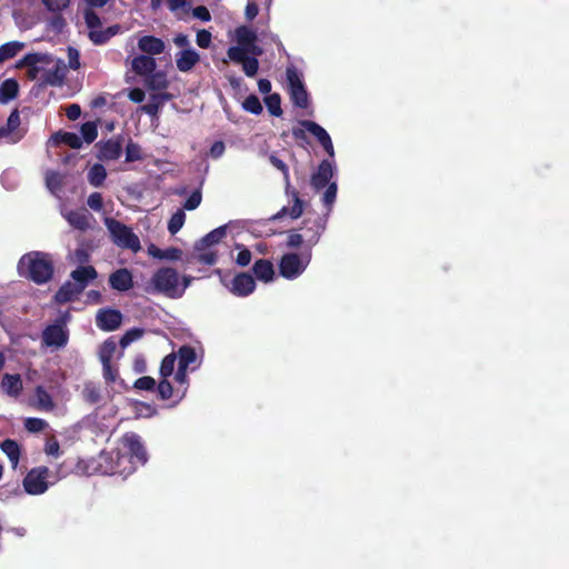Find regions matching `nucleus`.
I'll return each instance as SVG.
<instances>
[{"label": "nucleus", "mask_w": 569, "mask_h": 569, "mask_svg": "<svg viewBox=\"0 0 569 569\" xmlns=\"http://www.w3.org/2000/svg\"><path fill=\"white\" fill-rule=\"evenodd\" d=\"M37 392H38V397H39V401H40L41 406L44 409H52L53 401H52L50 395L46 390H43L41 387L38 388Z\"/></svg>", "instance_id": "64"}, {"label": "nucleus", "mask_w": 569, "mask_h": 569, "mask_svg": "<svg viewBox=\"0 0 569 569\" xmlns=\"http://www.w3.org/2000/svg\"><path fill=\"white\" fill-rule=\"evenodd\" d=\"M211 33L207 30H200L198 31L197 33V44L200 47V48H209V46L211 44Z\"/></svg>", "instance_id": "62"}, {"label": "nucleus", "mask_w": 569, "mask_h": 569, "mask_svg": "<svg viewBox=\"0 0 569 569\" xmlns=\"http://www.w3.org/2000/svg\"><path fill=\"white\" fill-rule=\"evenodd\" d=\"M121 443L126 449V452L123 453L128 455L136 465H144L147 462V451L139 435L134 432H127L122 436Z\"/></svg>", "instance_id": "12"}, {"label": "nucleus", "mask_w": 569, "mask_h": 569, "mask_svg": "<svg viewBox=\"0 0 569 569\" xmlns=\"http://www.w3.org/2000/svg\"><path fill=\"white\" fill-rule=\"evenodd\" d=\"M144 331L141 328H131L124 332L121 337L119 345L121 348H127L133 341L140 339L143 336Z\"/></svg>", "instance_id": "42"}, {"label": "nucleus", "mask_w": 569, "mask_h": 569, "mask_svg": "<svg viewBox=\"0 0 569 569\" xmlns=\"http://www.w3.org/2000/svg\"><path fill=\"white\" fill-rule=\"evenodd\" d=\"M26 48L21 41H9L0 46V64L18 56Z\"/></svg>", "instance_id": "29"}, {"label": "nucleus", "mask_w": 569, "mask_h": 569, "mask_svg": "<svg viewBox=\"0 0 569 569\" xmlns=\"http://www.w3.org/2000/svg\"><path fill=\"white\" fill-rule=\"evenodd\" d=\"M337 189H338L337 183L333 181V182L329 183L326 191L323 192L322 202L327 207L328 211L331 210V208L336 201Z\"/></svg>", "instance_id": "48"}, {"label": "nucleus", "mask_w": 569, "mask_h": 569, "mask_svg": "<svg viewBox=\"0 0 569 569\" xmlns=\"http://www.w3.org/2000/svg\"><path fill=\"white\" fill-rule=\"evenodd\" d=\"M24 428L29 431V432H41L43 431L48 423L46 420L41 419V418H27L24 420Z\"/></svg>", "instance_id": "49"}, {"label": "nucleus", "mask_w": 569, "mask_h": 569, "mask_svg": "<svg viewBox=\"0 0 569 569\" xmlns=\"http://www.w3.org/2000/svg\"><path fill=\"white\" fill-rule=\"evenodd\" d=\"M68 64L69 68L77 70L80 67V54L74 48H68Z\"/></svg>", "instance_id": "59"}, {"label": "nucleus", "mask_w": 569, "mask_h": 569, "mask_svg": "<svg viewBox=\"0 0 569 569\" xmlns=\"http://www.w3.org/2000/svg\"><path fill=\"white\" fill-rule=\"evenodd\" d=\"M44 7L51 12H60L67 9L70 0H42Z\"/></svg>", "instance_id": "54"}, {"label": "nucleus", "mask_w": 569, "mask_h": 569, "mask_svg": "<svg viewBox=\"0 0 569 569\" xmlns=\"http://www.w3.org/2000/svg\"><path fill=\"white\" fill-rule=\"evenodd\" d=\"M140 159H142V151L140 146L130 141L126 148V160L131 162Z\"/></svg>", "instance_id": "51"}, {"label": "nucleus", "mask_w": 569, "mask_h": 569, "mask_svg": "<svg viewBox=\"0 0 569 569\" xmlns=\"http://www.w3.org/2000/svg\"><path fill=\"white\" fill-rule=\"evenodd\" d=\"M116 348H117V346H116L114 341H112L111 339L106 340L101 345L100 350H99V358H100L101 363L111 362L112 357L116 352Z\"/></svg>", "instance_id": "41"}, {"label": "nucleus", "mask_w": 569, "mask_h": 569, "mask_svg": "<svg viewBox=\"0 0 569 569\" xmlns=\"http://www.w3.org/2000/svg\"><path fill=\"white\" fill-rule=\"evenodd\" d=\"M133 386L139 390L152 391L156 387V380L152 377L143 376L138 378Z\"/></svg>", "instance_id": "55"}, {"label": "nucleus", "mask_w": 569, "mask_h": 569, "mask_svg": "<svg viewBox=\"0 0 569 569\" xmlns=\"http://www.w3.org/2000/svg\"><path fill=\"white\" fill-rule=\"evenodd\" d=\"M104 223L114 244L123 249H140L139 238L129 227L112 218H104Z\"/></svg>", "instance_id": "8"}, {"label": "nucleus", "mask_w": 569, "mask_h": 569, "mask_svg": "<svg viewBox=\"0 0 569 569\" xmlns=\"http://www.w3.org/2000/svg\"><path fill=\"white\" fill-rule=\"evenodd\" d=\"M19 91V84L14 79H7L0 84V102L7 103L14 99Z\"/></svg>", "instance_id": "31"}, {"label": "nucleus", "mask_w": 569, "mask_h": 569, "mask_svg": "<svg viewBox=\"0 0 569 569\" xmlns=\"http://www.w3.org/2000/svg\"><path fill=\"white\" fill-rule=\"evenodd\" d=\"M252 271L254 280L271 282L274 279V267L270 260L259 259L253 263Z\"/></svg>", "instance_id": "23"}, {"label": "nucleus", "mask_w": 569, "mask_h": 569, "mask_svg": "<svg viewBox=\"0 0 569 569\" xmlns=\"http://www.w3.org/2000/svg\"><path fill=\"white\" fill-rule=\"evenodd\" d=\"M246 234V224L243 221H230L206 234L201 239L200 244L202 248H209L221 243H226L223 240L227 238H230L231 240L236 241L238 238ZM233 244L236 249H244L243 246L237 242H234Z\"/></svg>", "instance_id": "3"}, {"label": "nucleus", "mask_w": 569, "mask_h": 569, "mask_svg": "<svg viewBox=\"0 0 569 569\" xmlns=\"http://www.w3.org/2000/svg\"><path fill=\"white\" fill-rule=\"evenodd\" d=\"M310 259V251H288L279 261L280 276L289 280L298 278L306 270Z\"/></svg>", "instance_id": "6"}, {"label": "nucleus", "mask_w": 569, "mask_h": 569, "mask_svg": "<svg viewBox=\"0 0 569 569\" xmlns=\"http://www.w3.org/2000/svg\"><path fill=\"white\" fill-rule=\"evenodd\" d=\"M336 173L333 163L329 160H323L318 168V171L311 177V184L315 189L320 190L331 183V179Z\"/></svg>", "instance_id": "16"}, {"label": "nucleus", "mask_w": 569, "mask_h": 569, "mask_svg": "<svg viewBox=\"0 0 569 569\" xmlns=\"http://www.w3.org/2000/svg\"><path fill=\"white\" fill-rule=\"evenodd\" d=\"M269 3H270V0H248L247 7H246V18L248 20L254 19L259 12V6L260 4L269 6Z\"/></svg>", "instance_id": "50"}, {"label": "nucleus", "mask_w": 569, "mask_h": 569, "mask_svg": "<svg viewBox=\"0 0 569 569\" xmlns=\"http://www.w3.org/2000/svg\"><path fill=\"white\" fill-rule=\"evenodd\" d=\"M256 289V280L248 272L237 273L231 280L230 291L237 297H247Z\"/></svg>", "instance_id": "14"}, {"label": "nucleus", "mask_w": 569, "mask_h": 569, "mask_svg": "<svg viewBox=\"0 0 569 569\" xmlns=\"http://www.w3.org/2000/svg\"><path fill=\"white\" fill-rule=\"evenodd\" d=\"M81 136H82V140L87 143H91L96 140L97 136H98V128H97V124L94 122H86L81 126Z\"/></svg>", "instance_id": "45"}, {"label": "nucleus", "mask_w": 569, "mask_h": 569, "mask_svg": "<svg viewBox=\"0 0 569 569\" xmlns=\"http://www.w3.org/2000/svg\"><path fill=\"white\" fill-rule=\"evenodd\" d=\"M269 161L274 168H277L278 170H280L283 173L284 180H286L287 184H289V170H288V167L286 166V163L282 160H280L278 157H276L274 154H271L269 157Z\"/></svg>", "instance_id": "58"}, {"label": "nucleus", "mask_w": 569, "mask_h": 569, "mask_svg": "<svg viewBox=\"0 0 569 569\" xmlns=\"http://www.w3.org/2000/svg\"><path fill=\"white\" fill-rule=\"evenodd\" d=\"M201 193L200 191H194L191 193V196L187 199V201L184 202V206L183 208L187 209V210H194L196 208L199 207V204L201 203Z\"/></svg>", "instance_id": "60"}, {"label": "nucleus", "mask_w": 569, "mask_h": 569, "mask_svg": "<svg viewBox=\"0 0 569 569\" xmlns=\"http://www.w3.org/2000/svg\"><path fill=\"white\" fill-rule=\"evenodd\" d=\"M153 258L160 260H180L182 258L183 251H148Z\"/></svg>", "instance_id": "53"}, {"label": "nucleus", "mask_w": 569, "mask_h": 569, "mask_svg": "<svg viewBox=\"0 0 569 569\" xmlns=\"http://www.w3.org/2000/svg\"><path fill=\"white\" fill-rule=\"evenodd\" d=\"M54 143H66L73 149H79L82 146V139L74 132H57L52 137Z\"/></svg>", "instance_id": "32"}, {"label": "nucleus", "mask_w": 569, "mask_h": 569, "mask_svg": "<svg viewBox=\"0 0 569 569\" xmlns=\"http://www.w3.org/2000/svg\"><path fill=\"white\" fill-rule=\"evenodd\" d=\"M242 108L253 114H260L262 112V104L259 98L254 94H250L244 99Z\"/></svg>", "instance_id": "46"}, {"label": "nucleus", "mask_w": 569, "mask_h": 569, "mask_svg": "<svg viewBox=\"0 0 569 569\" xmlns=\"http://www.w3.org/2000/svg\"><path fill=\"white\" fill-rule=\"evenodd\" d=\"M49 476L48 467H37L31 469L23 479V488L29 495H41L48 489L47 478Z\"/></svg>", "instance_id": "11"}, {"label": "nucleus", "mask_w": 569, "mask_h": 569, "mask_svg": "<svg viewBox=\"0 0 569 569\" xmlns=\"http://www.w3.org/2000/svg\"><path fill=\"white\" fill-rule=\"evenodd\" d=\"M103 378L107 382H114L118 377V369L111 362L102 363Z\"/></svg>", "instance_id": "57"}, {"label": "nucleus", "mask_w": 569, "mask_h": 569, "mask_svg": "<svg viewBox=\"0 0 569 569\" xmlns=\"http://www.w3.org/2000/svg\"><path fill=\"white\" fill-rule=\"evenodd\" d=\"M0 448L9 458L12 468H16L21 456V449L18 442L13 439H6L0 443Z\"/></svg>", "instance_id": "28"}, {"label": "nucleus", "mask_w": 569, "mask_h": 569, "mask_svg": "<svg viewBox=\"0 0 569 569\" xmlns=\"http://www.w3.org/2000/svg\"><path fill=\"white\" fill-rule=\"evenodd\" d=\"M89 38L96 44H102L109 40V37H107L106 31L100 29L89 31Z\"/></svg>", "instance_id": "61"}, {"label": "nucleus", "mask_w": 569, "mask_h": 569, "mask_svg": "<svg viewBox=\"0 0 569 569\" xmlns=\"http://www.w3.org/2000/svg\"><path fill=\"white\" fill-rule=\"evenodd\" d=\"M150 284L158 293L170 299H179L183 296L180 287V277L176 269L170 267L159 268L151 277Z\"/></svg>", "instance_id": "2"}, {"label": "nucleus", "mask_w": 569, "mask_h": 569, "mask_svg": "<svg viewBox=\"0 0 569 569\" xmlns=\"http://www.w3.org/2000/svg\"><path fill=\"white\" fill-rule=\"evenodd\" d=\"M138 48L148 54L156 56L164 51V42L152 36H143L138 40Z\"/></svg>", "instance_id": "27"}, {"label": "nucleus", "mask_w": 569, "mask_h": 569, "mask_svg": "<svg viewBox=\"0 0 569 569\" xmlns=\"http://www.w3.org/2000/svg\"><path fill=\"white\" fill-rule=\"evenodd\" d=\"M131 70L141 76L147 78L150 73H152L156 70L157 62L153 58L144 54H139L132 58L130 61Z\"/></svg>", "instance_id": "22"}, {"label": "nucleus", "mask_w": 569, "mask_h": 569, "mask_svg": "<svg viewBox=\"0 0 569 569\" xmlns=\"http://www.w3.org/2000/svg\"><path fill=\"white\" fill-rule=\"evenodd\" d=\"M109 284L113 290L128 291L133 287L132 273L127 268H120L109 276Z\"/></svg>", "instance_id": "18"}, {"label": "nucleus", "mask_w": 569, "mask_h": 569, "mask_svg": "<svg viewBox=\"0 0 569 569\" xmlns=\"http://www.w3.org/2000/svg\"><path fill=\"white\" fill-rule=\"evenodd\" d=\"M107 177V171L102 164H94L90 168L88 173V181L93 187H99L103 183Z\"/></svg>", "instance_id": "37"}, {"label": "nucleus", "mask_w": 569, "mask_h": 569, "mask_svg": "<svg viewBox=\"0 0 569 569\" xmlns=\"http://www.w3.org/2000/svg\"><path fill=\"white\" fill-rule=\"evenodd\" d=\"M82 397L86 402L90 405H96L101 401L100 388L96 383L89 381L84 383Z\"/></svg>", "instance_id": "35"}, {"label": "nucleus", "mask_w": 569, "mask_h": 569, "mask_svg": "<svg viewBox=\"0 0 569 569\" xmlns=\"http://www.w3.org/2000/svg\"><path fill=\"white\" fill-rule=\"evenodd\" d=\"M0 130H4V137H8L11 142L19 141L24 131L20 129V116L18 110H13L8 118L7 127L1 128Z\"/></svg>", "instance_id": "26"}, {"label": "nucleus", "mask_w": 569, "mask_h": 569, "mask_svg": "<svg viewBox=\"0 0 569 569\" xmlns=\"http://www.w3.org/2000/svg\"><path fill=\"white\" fill-rule=\"evenodd\" d=\"M63 217L70 226L79 230L89 229L93 219L86 209L63 211Z\"/></svg>", "instance_id": "21"}, {"label": "nucleus", "mask_w": 569, "mask_h": 569, "mask_svg": "<svg viewBox=\"0 0 569 569\" xmlns=\"http://www.w3.org/2000/svg\"><path fill=\"white\" fill-rule=\"evenodd\" d=\"M177 360L176 352H171L162 359L160 365V375L162 378H168L173 373Z\"/></svg>", "instance_id": "40"}, {"label": "nucleus", "mask_w": 569, "mask_h": 569, "mask_svg": "<svg viewBox=\"0 0 569 569\" xmlns=\"http://www.w3.org/2000/svg\"><path fill=\"white\" fill-rule=\"evenodd\" d=\"M317 234L308 237L306 233H292L289 236L288 244L290 247H310L316 243Z\"/></svg>", "instance_id": "38"}, {"label": "nucleus", "mask_w": 569, "mask_h": 569, "mask_svg": "<svg viewBox=\"0 0 569 569\" xmlns=\"http://www.w3.org/2000/svg\"><path fill=\"white\" fill-rule=\"evenodd\" d=\"M88 206L94 210L100 211L102 209V196L99 192H93L88 197Z\"/></svg>", "instance_id": "63"}, {"label": "nucleus", "mask_w": 569, "mask_h": 569, "mask_svg": "<svg viewBox=\"0 0 569 569\" xmlns=\"http://www.w3.org/2000/svg\"><path fill=\"white\" fill-rule=\"evenodd\" d=\"M122 148L118 141H107L100 149V158L104 160H116L121 156Z\"/></svg>", "instance_id": "34"}, {"label": "nucleus", "mask_w": 569, "mask_h": 569, "mask_svg": "<svg viewBox=\"0 0 569 569\" xmlns=\"http://www.w3.org/2000/svg\"><path fill=\"white\" fill-rule=\"evenodd\" d=\"M2 387L9 396H19L22 391V380L20 375L6 373L2 377Z\"/></svg>", "instance_id": "30"}, {"label": "nucleus", "mask_w": 569, "mask_h": 569, "mask_svg": "<svg viewBox=\"0 0 569 569\" xmlns=\"http://www.w3.org/2000/svg\"><path fill=\"white\" fill-rule=\"evenodd\" d=\"M49 63L50 66L44 76V83L50 86L61 84L67 72L66 63L61 59H57L54 57H52Z\"/></svg>", "instance_id": "17"}, {"label": "nucleus", "mask_w": 569, "mask_h": 569, "mask_svg": "<svg viewBox=\"0 0 569 569\" xmlns=\"http://www.w3.org/2000/svg\"><path fill=\"white\" fill-rule=\"evenodd\" d=\"M302 201L298 198L297 193L293 194V204L291 207H283L279 216H289L291 219H297L302 214Z\"/></svg>", "instance_id": "39"}, {"label": "nucleus", "mask_w": 569, "mask_h": 569, "mask_svg": "<svg viewBox=\"0 0 569 569\" xmlns=\"http://www.w3.org/2000/svg\"><path fill=\"white\" fill-rule=\"evenodd\" d=\"M199 61L200 56L193 48H187L176 53V64L181 72H189Z\"/></svg>", "instance_id": "20"}, {"label": "nucleus", "mask_w": 569, "mask_h": 569, "mask_svg": "<svg viewBox=\"0 0 569 569\" xmlns=\"http://www.w3.org/2000/svg\"><path fill=\"white\" fill-rule=\"evenodd\" d=\"M122 322V313L112 308H103L97 312L96 325L102 331H114Z\"/></svg>", "instance_id": "13"}, {"label": "nucleus", "mask_w": 569, "mask_h": 569, "mask_svg": "<svg viewBox=\"0 0 569 569\" xmlns=\"http://www.w3.org/2000/svg\"><path fill=\"white\" fill-rule=\"evenodd\" d=\"M184 220L186 213L183 212V210H178L177 212H174L168 223L169 231L172 234L177 233L182 228Z\"/></svg>", "instance_id": "47"}, {"label": "nucleus", "mask_w": 569, "mask_h": 569, "mask_svg": "<svg viewBox=\"0 0 569 569\" xmlns=\"http://www.w3.org/2000/svg\"><path fill=\"white\" fill-rule=\"evenodd\" d=\"M52 57L46 53H29L18 61L17 68H28V77L31 80H40L44 83V76Z\"/></svg>", "instance_id": "9"}, {"label": "nucleus", "mask_w": 569, "mask_h": 569, "mask_svg": "<svg viewBox=\"0 0 569 569\" xmlns=\"http://www.w3.org/2000/svg\"><path fill=\"white\" fill-rule=\"evenodd\" d=\"M99 469L103 475L127 477L136 470V462L121 451L101 452Z\"/></svg>", "instance_id": "4"}, {"label": "nucleus", "mask_w": 569, "mask_h": 569, "mask_svg": "<svg viewBox=\"0 0 569 569\" xmlns=\"http://www.w3.org/2000/svg\"><path fill=\"white\" fill-rule=\"evenodd\" d=\"M69 319L70 313L67 311L54 323L47 326L42 331V343L57 349L66 347L69 340V330L67 329Z\"/></svg>", "instance_id": "7"}, {"label": "nucleus", "mask_w": 569, "mask_h": 569, "mask_svg": "<svg viewBox=\"0 0 569 569\" xmlns=\"http://www.w3.org/2000/svg\"><path fill=\"white\" fill-rule=\"evenodd\" d=\"M97 276V270L92 266H80L70 274L71 279L82 290H84L89 282L94 280Z\"/></svg>", "instance_id": "24"}, {"label": "nucleus", "mask_w": 569, "mask_h": 569, "mask_svg": "<svg viewBox=\"0 0 569 569\" xmlns=\"http://www.w3.org/2000/svg\"><path fill=\"white\" fill-rule=\"evenodd\" d=\"M158 395L162 400H168L173 395L172 385L168 381L167 378H162V380L158 383L157 387Z\"/></svg>", "instance_id": "52"}, {"label": "nucleus", "mask_w": 569, "mask_h": 569, "mask_svg": "<svg viewBox=\"0 0 569 569\" xmlns=\"http://www.w3.org/2000/svg\"><path fill=\"white\" fill-rule=\"evenodd\" d=\"M287 80L292 102L299 108L308 106V93L302 83L301 73L295 68H287Z\"/></svg>", "instance_id": "10"}, {"label": "nucleus", "mask_w": 569, "mask_h": 569, "mask_svg": "<svg viewBox=\"0 0 569 569\" xmlns=\"http://www.w3.org/2000/svg\"><path fill=\"white\" fill-rule=\"evenodd\" d=\"M167 76L162 71H153L146 78V86L151 90H162L168 87Z\"/></svg>", "instance_id": "33"}, {"label": "nucleus", "mask_w": 569, "mask_h": 569, "mask_svg": "<svg viewBox=\"0 0 569 569\" xmlns=\"http://www.w3.org/2000/svg\"><path fill=\"white\" fill-rule=\"evenodd\" d=\"M266 106L272 116L279 117L282 113L281 99L278 93H272L264 99Z\"/></svg>", "instance_id": "44"}, {"label": "nucleus", "mask_w": 569, "mask_h": 569, "mask_svg": "<svg viewBox=\"0 0 569 569\" xmlns=\"http://www.w3.org/2000/svg\"><path fill=\"white\" fill-rule=\"evenodd\" d=\"M234 37L238 44L230 47L227 51L230 60H242V53H250L251 56L262 54V49L256 44L257 34L252 29L241 26L236 29Z\"/></svg>", "instance_id": "5"}, {"label": "nucleus", "mask_w": 569, "mask_h": 569, "mask_svg": "<svg viewBox=\"0 0 569 569\" xmlns=\"http://www.w3.org/2000/svg\"><path fill=\"white\" fill-rule=\"evenodd\" d=\"M300 126L317 138L319 143L323 147L330 157L335 156L331 138L321 126L310 120L300 121Z\"/></svg>", "instance_id": "15"}, {"label": "nucleus", "mask_w": 569, "mask_h": 569, "mask_svg": "<svg viewBox=\"0 0 569 569\" xmlns=\"http://www.w3.org/2000/svg\"><path fill=\"white\" fill-rule=\"evenodd\" d=\"M62 182H63V177L61 174H59L58 172H54V171L47 172L46 183H47L48 189L52 193H56L61 189Z\"/></svg>", "instance_id": "43"}, {"label": "nucleus", "mask_w": 569, "mask_h": 569, "mask_svg": "<svg viewBox=\"0 0 569 569\" xmlns=\"http://www.w3.org/2000/svg\"><path fill=\"white\" fill-rule=\"evenodd\" d=\"M176 356L178 366L181 368L194 371L200 366L196 349L189 345L181 346L176 352Z\"/></svg>", "instance_id": "19"}, {"label": "nucleus", "mask_w": 569, "mask_h": 569, "mask_svg": "<svg viewBox=\"0 0 569 569\" xmlns=\"http://www.w3.org/2000/svg\"><path fill=\"white\" fill-rule=\"evenodd\" d=\"M84 20L87 27L91 30H96L100 27V18L92 10L87 9L84 11Z\"/></svg>", "instance_id": "56"}, {"label": "nucleus", "mask_w": 569, "mask_h": 569, "mask_svg": "<svg viewBox=\"0 0 569 569\" xmlns=\"http://www.w3.org/2000/svg\"><path fill=\"white\" fill-rule=\"evenodd\" d=\"M40 251L28 252L19 261V270L37 284L47 283L53 276V263L47 256H39Z\"/></svg>", "instance_id": "1"}, {"label": "nucleus", "mask_w": 569, "mask_h": 569, "mask_svg": "<svg viewBox=\"0 0 569 569\" xmlns=\"http://www.w3.org/2000/svg\"><path fill=\"white\" fill-rule=\"evenodd\" d=\"M250 53H242V60H232L236 63H241L243 72L248 77H253L259 69V62L257 60V56L248 57Z\"/></svg>", "instance_id": "36"}, {"label": "nucleus", "mask_w": 569, "mask_h": 569, "mask_svg": "<svg viewBox=\"0 0 569 569\" xmlns=\"http://www.w3.org/2000/svg\"><path fill=\"white\" fill-rule=\"evenodd\" d=\"M83 290L72 281L64 282L54 295V300L58 303H67L73 301Z\"/></svg>", "instance_id": "25"}]
</instances>
